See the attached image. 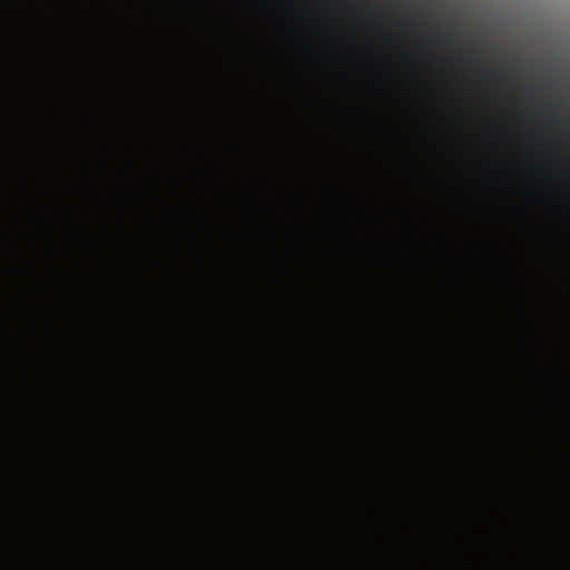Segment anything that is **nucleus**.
Segmentation results:
<instances>
[{"label": "nucleus", "instance_id": "nucleus-1", "mask_svg": "<svg viewBox=\"0 0 570 570\" xmlns=\"http://www.w3.org/2000/svg\"><path fill=\"white\" fill-rule=\"evenodd\" d=\"M130 357L135 363H142L150 357V354L140 341L135 340L130 348Z\"/></svg>", "mask_w": 570, "mask_h": 570}]
</instances>
